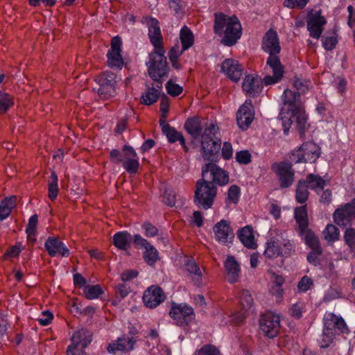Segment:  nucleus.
<instances>
[{"label": "nucleus", "instance_id": "nucleus-1", "mask_svg": "<svg viewBox=\"0 0 355 355\" xmlns=\"http://www.w3.org/2000/svg\"><path fill=\"white\" fill-rule=\"evenodd\" d=\"M282 98L283 106L279 112V119L282 121L284 133L288 135L292 123L295 121L300 135H303L307 117L302 106L300 95L286 89L284 91Z\"/></svg>", "mask_w": 355, "mask_h": 355}, {"label": "nucleus", "instance_id": "nucleus-2", "mask_svg": "<svg viewBox=\"0 0 355 355\" xmlns=\"http://www.w3.org/2000/svg\"><path fill=\"white\" fill-rule=\"evenodd\" d=\"M214 31L218 36H223L221 43L227 46L234 45L242 35V27L239 18L222 12L214 14Z\"/></svg>", "mask_w": 355, "mask_h": 355}, {"label": "nucleus", "instance_id": "nucleus-3", "mask_svg": "<svg viewBox=\"0 0 355 355\" xmlns=\"http://www.w3.org/2000/svg\"><path fill=\"white\" fill-rule=\"evenodd\" d=\"M218 127L211 123L207 124L201 135L200 147L202 157L209 162L218 160V153L221 148V139L217 137Z\"/></svg>", "mask_w": 355, "mask_h": 355}, {"label": "nucleus", "instance_id": "nucleus-4", "mask_svg": "<svg viewBox=\"0 0 355 355\" xmlns=\"http://www.w3.org/2000/svg\"><path fill=\"white\" fill-rule=\"evenodd\" d=\"M196 187L193 197L195 205L205 210L211 208L217 194V187L202 177L196 182Z\"/></svg>", "mask_w": 355, "mask_h": 355}, {"label": "nucleus", "instance_id": "nucleus-5", "mask_svg": "<svg viewBox=\"0 0 355 355\" xmlns=\"http://www.w3.org/2000/svg\"><path fill=\"white\" fill-rule=\"evenodd\" d=\"M148 73L154 82H162V78L168 77L170 70L165 56L164 49H154L149 54Z\"/></svg>", "mask_w": 355, "mask_h": 355}, {"label": "nucleus", "instance_id": "nucleus-6", "mask_svg": "<svg viewBox=\"0 0 355 355\" xmlns=\"http://www.w3.org/2000/svg\"><path fill=\"white\" fill-rule=\"evenodd\" d=\"M320 155V148L313 142H305L297 149L293 150L290 157L291 162L297 164L302 162H315Z\"/></svg>", "mask_w": 355, "mask_h": 355}, {"label": "nucleus", "instance_id": "nucleus-7", "mask_svg": "<svg viewBox=\"0 0 355 355\" xmlns=\"http://www.w3.org/2000/svg\"><path fill=\"white\" fill-rule=\"evenodd\" d=\"M98 85L97 92L103 99H108L116 94V75L111 71H104L95 78Z\"/></svg>", "mask_w": 355, "mask_h": 355}, {"label": "nucleus", "instance_id": "nucleus-8", "mask_svg": "<svg viewBox=\"0 0 355 355\" xmlns=\"http://www.w3.org/2000/svg\"><path fill=\"white\" fill-rule=\"evenodd\" d=\"M202 177L223 187L228 184L230 180L229 173L225 170L220 168L215 162H209L202 168Z\"/></svg>", "mask_w": 355, "mask_h": 355}, {"label": "nucleus", "instance_id": "nucleus-9", "mask_svg": "<svg viewBox=\"0 0 355 355\" xmlns=\"http://www.w3.org/2000/svg\"><path fill=\"white\" fill-rule=\"evenodd\" d=\"M169 315L175 320L176 324L180 327L188 325L195 317L193 308L186 303L173 302Z\"/></svg>", "mask_w": 355, "mask_h": 355}, {"label": "nucleus", "instance_id": "nucleus-10", "mask_svg": "<svg viewBox=\"0 0 355 355\" xmlns=\"http://www.w3.org/2000/svg\"><path fill=\"white\" fill-rule=\"evenodd\" d=\"M268 69L272 70V76L267 75L263 78V82L265 85H270L279 83L283 78L284 67L281 63L280 58L278 55L268 56L264 69L267 71Z\"/></svg>", "mask_w": 355, "mask_h": 355}, {"label": "nucleus", "instance_id": "nucleus-11", "mask_svg": "<svg viewBox=\"0 0 355 355\" xmlns=\"http://www.w3.org/2000/svg\"><path fill=\"white\" fill-rule=\"evenodd\" d=\"M272 169L276 173L282 189L291 187L294 182L295 172L292 168V164L287 162H280L274 164Z\"/></svg>", "mask_w": 355, "mask_h": 355}, {"label": "nucleus", "instance_id": "nucleus-12", "mask_svg": "<svg viewBox=\"0 0 355 355\" xmlns=\"http://www.w3.org/2000/svg\"><path fill=\"white\" fill-rule=\"evenodd\" d=\"M133 243L138 249H144L143 258L145 262L152 266L159 259L157 249L140 234H135Z\"/></svg>", "mask_w": 355, "mask_h": 355}, {"label": "nucleus", "instance_id": "nucleus-13", "mask_svg": "<svg viewBox=\"0 0 355 355\" xmlns=\"http://www.w3.org/2000/svg\"><path fill=\"white\" fill-rule=\"evenodd\" d=\"M259 326L265 336L271 338H274L279 331V317L270 312L264 313L261 317Z\"/></svg>", "mask_w": 355, "mask_h": 355}, {"label": "nucleus", "instance_id": "nucleus-14", "mask_svg": "<svg viewBox=\"0 0 355 355\" xmlns=\"http://www.w3.org/2000/svg\"><path fill=\"white\" fill-rule=\"evenodd\" d=\"M213 232L216 241L223 245L232 243L234 233L230 225V222L223 219L216 223L213 227Z\"/></svg>", "mask_w": 355, "mask_h": 355}, {"label": "nucleus", "instance_id": "nucleus-15", "mask_svg": "<svg viewBox=\"0 0 355 355\" xmlns=\"http://www.w3.org/2000/svg\"><path fill=\"white\" fill-rule=\"evenodd\" d=\"M254 119V109L252 100L248 99L236 112V121L242 130L248 129Z\"/></svg>", "mask_w": 355, "mask_h": 355}, {"label": "nucleus", "instance_id": "nucleus-16", "mask_svg": "<svg viewBox=\"0 0 355 355\" xmlns=\"http://www.w3.org/2000/svg\"><path fill=\"white\" fill-rule=\"evenodd\" d=\"M355 218V198L343 207L336 209L334 221L339 226H347Z\"/></svg>", "mask_w": 355, "mask_h": 355}, {"label": "nucleus", "instance_id": "nucleus-17", "mask_svg": "<svg viewBox=\"0 0 355 355\" xmlns=\"http://www.w3.org/2000/svg\"><path fill=\"white\" fill-rule=\"evenodd\" d=\"M122 42L119 36L114 37L111 41V47L107 53V64L111 68L121 69L123 60L121 54Z\"/></svg>", "mask_w": 355, "mask_h": 355}, {"label": "nucleus", "instance_id": "nucleus-18", "mask_svg": "<svg viewBox=\"0 0 355 355\" xmlns=\"http://www.w3.org/2000/svg\"><path fill=\"white\" fill-rule=\"evenodd\" d=\"M327 23L326 19L322 16L320 10L309 15L307 29L311 37L319 39L323 32V26Z\"/></svg>", "mask_w": 355, "mask_h": 355}, {"label": "nucleus", "instance_id": "nucleus-19", "mask_svg": "<svg viewBox=\"0 0 355 355\" xmlns=\"http://www.w3.org/2000/svg\"><path fill=\"white\" fill-rule=\"evenodd\" d=\"M261 48L269 55H278L281 51L277 33L273 29H269L262 40Z\"/></svg>", "mask_w": 355, "mask_h": 355}, {"label": "nucleus", "instance_id": "nucleus-20", "mask_svg": "<svg viewBox=\"0 0 355 355\" xmlns=\"http://www.w3.org/2000/svg\"><path fill=\"white\" fill-rule=\"evenodd\" d=\"M165 300L162 289L157 286H151L144 292L143 302L146 306L153 309Z\"/></svg>", "mask_w": 355, "mask_h": 355}, {"label": "nucleus", "instance_id": "nucleus-21", "mask_svg": "<svg viewBox=\"0 0 355 355\" xmlns=\"http://www.w3.org/2000/svg\"><path fill=\"white\" fill-rule=\"evenodd\" d=\"M146 24L148 28V37L154 49H164L159 21L155 18L149 17L146 19Z\"/></svg>", "mask_w": 355, "mask_h": 355}, {"label": "nucleus", "instance_id": "nucleus-22", "mask_svg": "<svg viewBox=\"0 0 355 355\" xmlns=\"http://www.w3.org/2000/svg\"><path fill=\"white\" fill-rule=\"evenodd\" d=\"M324 328L334 332L338 330L341 333H348L349 330L347 324L340 316H338L333 313H326L323 318Z\"/></svg>", "mask_w": 355, "mask_h": 355}, {"label": "nucleus", "instance_id": "nucleus-23", "mask_svg": "<svg viewBox=\"0 0 355 355\" xmlns=\"http://www.w3.org/2000/svg\"><path fill=\"white\" fill-rule=\"evenodd\" d=\"M221 71L232 80L237 82L240 80L243 68L237 60L225 59L221 65Z\"/></svg>", "mask_w": 355, "mask_h": 355}, {"label": "nucleus", "instance_id": "nucleus-24", "mask_svg": "<svg viewBox=\"0 0 355 355\" xmlns=\"http://www.w3.org/2000/svg\"><path fill=\"white\" fill-rule=\"evenodd\" d=\"M44 247L51 257H55L57 254H60L63 257L69 256V250L57 237L49 236L45 242Z\"/></svg>", "mask_w": 355, "mask_h": 355}, {"label": "nucleus", "instance_id": "nucleus-25", "mask_svg": "<svg viewBox=\"0 0 355 355\" xmlns=\"http://www.w3.org/2000/svg\"><path fill=\"white\" fill-rule=\"evenodd\" d=\"M263 83V80H261L257 76L248 74L243 81L242 88L247 96L254 97L261 92Z\"/></svg>", "mask_w": 355, "mask_h": 355}, {"label": "nucleus", "instance_id": "nucleus-26", "mask_svg": "<svg viewBox=\"0 0 355 355\" xmlns=\"http://www.w3.org/2000/svg\"><path fill=\"white\" fill-rule=\"evenodd\" d=\"M135 341L133 338H128L125 336L118 338L107 347V351L113 354H116L117 352H128L134 349Z\"/></svg>", "mask_w": 355, "mask_h": 355}, {"label": "nucleus", "instance_id": "nucleus-27", "mask_svg": "<svg viewBox=\"0 0 355 355\" xmlns=\"http://www.w3.org/2000/svg\"><path fill=\"white\" fill-rule=\"evenodd\" d=\"M224 266L227 275V281L230 284L238 282L240 277V266L233 256H227Z\"/></svg>", "mask_w": 355, "mask_h": 355}, {"label": "nucleus", "instance_id": "nucleus-28", "mask_svg": "<svg viewBox=\"0 0 355 355\" xmlns=\"http://www.w3.org/2000/svg\"><path fill=\"white\" fill-rule=\"evenodd\" d=\"M162 82H155L152 87L147 86L146 91L141 96V102L146 105L155 103L161 96Z\"/></svg>", "mask_w": 355, "mask_h": 355}, {"label": "nucleus", "instance_id": "nucleus-29", "mask_svg": "<svg viewBox=\"0 0 355 355\" xmlns=\"http://www.w3.org/2000/svg\"><path fill=\"white\" fill-rule=\"evenodd\" d=\"M206 126H202L199 117H191L188 119L184 125L186 131L195 139L202 135V130Z\"/></svg>", "mask_w": 355, "mask_h": 355}, {"label": "nucleus", "instance_id": "nucleus-30", "mask_svg": "<svg viewBox=\"0 0 355 355\" xmlns=\"http://www.w3.org/2000/svg\"><path fill=\"white\" fill-rule=\"evenodd\" d=\"M72 341L75 348L84 350L92 342V336L87 329H81L74 333Z\"/></svg>", "mask_w": 355, "mask_h": 355}, {"label": "nucleus", "instance_id": "nucleus-31", "mask_svg": "<svg viewBox=\"0 0 355 355\" xmlns=\"http://www.w3.org/2000/svg\"><path fill=\"white\" fill-rule=\"evenodd\" d=\"M237 236L244 246L249 249H255L257 243L254 241V236L252 228L247 225L239 230Z\"/></svg>", "mask_w": 355, "mask_h": 355}, {"label": "nucleus", "instance_id": "nucleus-32", "mask_svg": "<svg viewBox=\"0 0 355 355\" xmlns=\"http://www.w3.org/2000/svg\"><path fill=\"white\" fill-rule=\"evenodd\" d=\"M133 237L126 231H121L115 233L112 237L114 245L121 250H127L130 247Z\"/></svg>", "mask_w": 355, "mask_h": 355}, {"label": "nucleus", "instance_id": "nucleus-33", "mask_svg": "<svg viewBox=\"0 0 355 355\" xmlns=\"http://www.w3.org/2000/svg\"><path fill=\"white\" fill-rule=\"evenodd\" d=\"M294 217L297 224V232H304L309 227V219L306 209V205L296 207L294 211Z\"/></svg>", "mask_w": 355, "mask_h": 355}, {"label": "nucleus", "instance_id": "nucleus-34", "mask_svg": "<svg viewBox=\"0 0 355 355\" xmlns=\"http://www.w3.org/2000/svg\"><path fill=\"white\" fill-rule=\"evenodd\" d=\"M297 233L311 250L322 248L318 237L310 228L307 227L304 232L299 231Z\"/></svg>", "mask_w": 355, "mask_h": 355}, {"label": "nucleus", "instance_id": "nucleus-35", "mask_svg": "<svg viewBox=\"0 0 355 355\" xmlns=\"http://www.w3.org/2000/svg\"><path fill=\"white\" fill-rule=\"evenodd\" d=\"M180 39L182 44L181 53L191 48L194 44V35L192 31L187 26H184L180 32Z\"/></svg>", "mask_w": 355, "mask_h": 355}, {"label": "nucleus", "instance_id": "nucleus-36", "mask_svg": "<svg viewBox=\"0 0 355 355\" xmlns=\"http://www.w3.org/2000/svg\"><path fill=\"white\" fill-rule=\"evenodd\" d=\"M17 198L15 196L5 198L0 203V220L6 218L15 207Z\"/></svg>", "mask_w": 355, "mask_h": 355}, {"label": "nucleus", "instance_id": "nucleus-37", "mask_svg": "<svg viewBox=\"0 0 355 355\" xmlns=\"http://www.w3.org/2000/svg\"><path fill=\"white\" fill-rule=\"evenodd\" d=\"M304 180L308 188L316 191L318 189H323L326 184L325 180L322 177L313 173L307 175Z\"/></svg>", "mask_w": 355, "mask_h": 355}, {"label": "nucleus", "instance_id": "nucleus-38", "mask_svg": "<svg viewBox=\"0 0 355 355\" xmlns=\"http://www.w3.org/2000/svg\"><path fill=\"white\" fill-rule=\"evenodd\" d=\"M309 196L307 185L305 180L301 179L297 184L295 191V200L298 203L303 204L306 202Z\"/></svg>", "mask_w": 355, "mask_h": 355}, {"label": "nucleus", "instance_id": "nucleus-39", "mask_svg": "<svg viewBox=\"0 0 355 355\" xmlns=\"http://www.w3.org/2000/svg\"><path fill=\"white\" fill-rule=\"evenodd\" d=\"M163 133L167 137L170 143H175L180 141L181 145H184V138L180 132H178L170 125H166Z\"/></svg>", "mask_w": 355, "mask_h": 355}, {"label": "nucleus", "instance_id": "nucleus-40", "mask_svg": "<svg viewBox=\"0 0 355 355\" xmlns=\"http://www.w3.org/2000/svg\"><path fill=\"white\" fill-rule=\"evenodd\" d=\"M185 268L190 275H193L196 276L195 284L200 285L201 284L202 273L196 261L192 259H188L185 263Z\"/></svg>", "mask_w": 355, "mask_h": 355}, {"label": "nucleus", "instance_id": "nucleus-41", "mask_svg": "<svg viewBox=\"0 0 355 355\" xmlns=\"http://www.w3.org/2000/svg\"><path fill=\"white\" fill-rule=\"evenodd\" d=\"M103 293L100 285H86L83 290V294L88 300L96 299Z\"/></svg>", "mask_w": 355, "mask_h": 355}, {"label": "nucleus", "instance_id": "nucleus-42", "mask_svg": "<svg viewBox=\"0 0 355 355\" xmlns=\"http://www.w3.org/2000/svg\"><path fill=\"white\" fill-rule=\"evenodd\" d=\"M282 251L276 242L270 241L266 243V247L264 251V256L269 259H275L279 256H282Z\"/></svg>", "mask_w": 355, "mask_h": 355}, {"label": "nucleus", "instance_id": "nucleus-43", "mask_svg": "<svg viewBox=\"0 0 355 355\" xmlns=\"http://www.w3.org/2000/svg\"><path fill=\"white\" fill-rule=\"evenodd\" d=\"M50 178L51 182H49L48 188L49 198L51 200H54L58 193V176L55 171L51 172Z\"/></svg>", "mask_w": 355, "mask_h": 355}, {"label": "nucleus", "instance_id": "nucleus-44", "mask_svg": "<svg viewBox=\"0 0 355 355\" xmlns=\"http://www.w3.org/2000/svg\"><path fill=\"white\" fill-rule=\"evenodd\" d=\"M323 236L326 241H335L338 239L339 230L336 226L329 224L323 232Z\"/></svg>", "mask_w": 355, "mask_h": 355}, {"label": "nucleus", "instance_id": "nucleus-45", "mask_svg": "<svg viewBox=\"0 0 355 355\" xmlns=\"http://www.w3.org/2000/svg\"><path fill=\"white\" fill-rule=\"evenodd\" d=\"M241 193V189L236 184L230 186L227 191V196L225 200V202L236 204L239 202Z\"/></svg>", "mask_w": 355, "mask_h": 355}, {"label": "nucleus", "instance_id": "nucleus-46", "mask_svg": "<svg viewBox=\"0 0 355 355\" xmlns=\"http://www.w3.org/2000/svg\"><path fill=\"white\" fill-rule=\"evenodd\" d=\"M193 355H222V354L215 345L207 344L196 350Z\"/></svg>", "mask_w": 355, "mask_h": 355}, {"label": "nucleus", "instance_id": "nucleus-47", "mask_svg": "<svg viewBox=\"0 0 355 355\" xmlns=\"http://www.w3.org/2000/svg\"><path fill=\"white\" fill-rule=\"evenodd\" d=\"M122 165L128 173L135 174L137 172L139 166V158L124 159Z\"/></svg>", "mask_w": 355, "mask_h": 355}, {"label": "nucleus", "instance_id": "nucleus-48", "mask_svg": "<svg viewBox=\"0 0 355 355\" xmlns=\"http://www.w3.org/2000/svg\"><path fill=\"white\" fill-rule=\"evenodd\" d=\"M282 257H290L295 252V245L293 241L288 239H283L280 243Z\"/></svg>", "mask_w": 355, "mask_h": 355}, {"label": "nucleus", "instance_id": "nucleus-49", "mask_svg": "<svg viewBox=\"0 0 355 355\" xmlns=\"http://www.w3.org/2000/svg\"><path fill=\"white\" fill-rule=\"evenodd\" d=\"M335 338V333L327 329H323L322 334L319 340V344L321 348H327L332 343Z\"/></svg>", "mask_w": 355, "mask_h": 355}, {"label": "nucleus", "instance_id": "nucleus-50", "mask_svg": "<svg viewBox=\"0 0 355 355\" xmlns=\"http://www.w3.org/2000/svg\"><path fill=\"white\" fill-rule=\"evenodd\" d=\"M13 105V98L10 94L0 91V112H6Z\"/></svg>", "mask_w": 355, "mask_h": 355}, {"label": "nucleus", "instance_id": "nucleus-51", "mask_svg": "<svg viewBox=\"0 0 355 355\" xmlns=\"http://www.w3.org/2000/svg\"><path fill=\"white\" fill-rule=\"evenodd\" d=\"M240 303L243 309L246 311L250 309L253 304L252 295L248 290H243L240 294Z\"/></svg>", "mask_w": 355, "mask_h": 355}, {"label": "nucleus", "instance_id": "nucleus-52", "mask_svg": "<svg viewBox=\"0 0 355 355\" xmlns=\"http://www.w3.org/2000/svg\"><path fill=\"white\" fill-rule=\"evenodd\" d=\"M322 46L327 51H332L338 43L336 33L334 32L331 36H324L322 38Z\"/></svg>", "mask_w": 355, "mask_h": 355}, {"label": "nucleus", "instance_id": "nucleus-53", "mask_svg": "<svg viewBox=\"0 0 355 355\" xmlns=\"http://www.w3.org/2000/svg\"><path fill=\"white\" fill-rule=\"evenodd\" d=\"M310 82L300 78H295L293 82V86L297 91V94L306 93L309 89Z\"/></svg>", "mask_w": 355, "mask_h": 355}, {"label": "nucleus", "instance_id": "nucleus-54", "mask_svg": "<svg viewBox=\"0 0 355 355\" xmlns=\"http://www.w3.org/2000/svg\"><path fill=\"white\" fill-rule=\"evenodd\" d=\"M166 89L168 94L172 96H179L183 91V89L181 86L174 83L171 80L166 83Z\"/></svg>", "mask_w": 355, "mask_h": 355}, {"label": "nucleus", "instance_id": "nucleus-55", "mask_svg": "<svg viewBox=\"0 0 355 355\" xmlns=\"http://www.w3.org/2000/svg\"><path fill=\"white\" fill-rule=\"evenodd\" d=\"M322 253V249L319 248L311 250V251L307 254L306 259L309 263L317 266L320 264L318 257Z\"/></svg>", "mask_w": 355, "mask_h": 355}, {"label": "nucleus", "instance_id": "nucleus-56", "mask_svg": "<svg viewBox=\"0 0 355 355\" xmlns=\"http://www.w3.org/2000/svg\"><path fill=\"white\" fill-rule=\"evenodd\" d=\"M236 160L241 164H248L251 162L252 156L248 150H241L236 153Z\"/></svg>", "mask_w": 355, "mask_h": 355}, {"label": "nucleus", "instance_id": "nucleus-57", "mask_svg": "<svg viewBox=\"0 0 355 355\" xmlns=\"http://www.w3.org/2000/svg\"><path fill=\"white\" fill-rule=\"evenodd\" d=\"M309 0H284V6L289 8L303 9Z\"/></svg>", "mask_w": 355, "mask_h": 355}, {"label": "nucleus", "instance_id": "nucleus-58", "mask_svg": "<svg viewBox=\"0 0 355 355\" xmlns=\"http://www.w3.org/2000/svg\"><path fill=\"white\" fill-rule=\"evenodd\" d=\"M344 241L347 245L349 248L355 244V229L349 227L347 228L344 233Z\"/></svg>", "mask_w": 355, "mask_h": 355}, {"label": "nucleus", "instance_id": "nucleus-59", "mask_svg": "<svg viewBox=\"0 0 355 355\" xmlns=\"http://www.w3.org/2000/svg\"><path fill=\"white\" fill-rule=\"evenodd\" d=\"M312 285V279L309 277L305 275L298 282L297 288L301 292H306L309 289H310Z\"/></svg>", "mask_w": 355, "mask_h": 355}, {"label": "nucleus", "instance_id": "nucleus-60", "mask_svg": "<svg viewBox=\"0 0 355 355\" xmlns=\"http://www.w3.org/2000/svg\"><path fill=\"white\" fill-rule=\"evenodd\" d=\"M161 96V101H160V112L162 114V117L166 118V114L168 112L169 109V103H170V99L169 98L164 94H163Z\"/></svg>", "mask_w": 355, "mask_h": 355}, {"label": "nucleus", "instance_id": "nucleus-61", "mask_svg": "<svg viewBox=\"0 0 355 355\" xmlns=\"http://www.w3.org/2000/svg\"><path fill=\"white\" fill-rule=\"evenodd\" d=\"M145 235L147 237H153L158 234V229L153 224L146 222L142 225Z\"/></svg>", "mask_w": 355, "mask_h": 355}, {"label": "nucleus", "instance_id": "nucleus-62", "mask_svg": "<svg viewBox=\"0 0 355 355\" xmlns=\"http://www.w3.org/2000/svg\"><path fill=\"white\" fill-rule=\"evenodd\" d=\"M38 216L37 214H34L31 216L28 220V223L26 230V234H33L36 232V227L37 225Z\"/></svg>", "mask_w": 355, "mask_h": 355}, {"label": "nucleus", "instance_id": "nucleus-63", "mask_svg": "<svg viewBox=\"0 0 355 355\" xmlns=\"http://www.w3.org/2000/svg\"><path fill=\"white\" fill-rule=\"evenodd\" d=\"M53 319V315L49 311H44L42 313V316L37 319L38 322L42 326L49 324Z\"/></svg>", "mask_w": 355, "mask_h": 355}, {"label": "nucleus", "instance_id": "nucleus-64", "mask_svg": "<svg viewBox=\"0 0 355 355\" xmlns=\"http://www.w3.org/2000/svg\"><path fill=\"white\" fill-rule=\"evenodd\" d=\"M221 149L222 157L224 159H230L232 157V146L230 142H225Z\"/></svg>", "mask_w": 355, "mask_h": 355}]
</instances>
